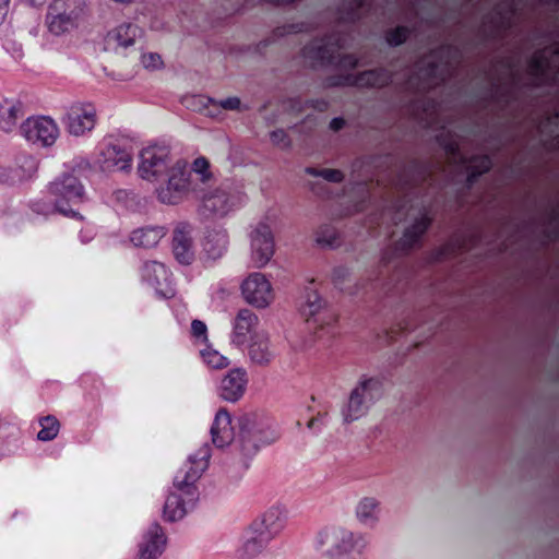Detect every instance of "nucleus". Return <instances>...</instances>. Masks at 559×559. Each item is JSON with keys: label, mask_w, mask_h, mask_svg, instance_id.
<instances>
[{"label": "nucleus", "mask_w": 559, "mask_h": 559, "mask_svg": "<svg viewBox=\"0 0 559 559\" xmlns=\"http://www.w3.org/2000/svg\"><path fill=\"white\" fill-rule=\"evenodd\" d=\"M320 419H321V418H320V415H319V416H317V417L311 418V419L308 421L307 427H308L309 429H312V428L317 425V423H319V421H320Z\"/></svg>", "instance_id": "obj_63"}, {"label": "nucleus", "mask_w": 559, "mask_h": 559, "mask_svg": "<svg viewBox=\"0 0 559 559\" xmlns=\"http://www.w3.org/2000/svg\"><path fill=\"white\" fill-rule=\"evenodd\" d=\"M40 430L37 432V439L40 441L53 440L60 430V423L53 415L43 416L38 419Z\"/></svg>", "instance_id": "obj_39"}, {"label": "nucleus", "mask_w": 559, "mask_h": 559, "mask_svg": "<svg viewBox=\"0 0 559 559\" xmlns=\"http://www.w3.org/2000/svg\"><path fill=\"white\" fill-rule=\"evenodd\" d=\"M189 177L190 173L187 170L186 166H181L177 163L175 167L169 169L166 186L157 189L158 200L165 204L179 203L188 191Z\"/></svg>", "instance_id": "obj_14"}, {"label": "nucleus", "mask_w": 559, "mask_h": 559, "mask_svg": "<svg viewBox=\"0 0 559 559\" xmlns=\"http://www.w3.org/2000/svg\"><path fill=\"white\" fill-rule=\"evenodd\" d=\"M345 119L343 117H335L330 121V129L334 132L342 130L345 127Z\"/></svg>", "instance_id": "obj_58"}, {"label": "nucleus", "mask_w": 559, "mask_h": 559, "mask_svg": "<svg viewBox=\"0 0 559 559\" xmlns=\"http://www.w3.org/2000/svg\"><path fill=\"white\" fill-rule=\"evenodd\" d=\"M248 355L251 361L259 366H267L275 354L271 348L270 340L263 335H255L249 345Z\"/></svg>", "instance_id": "obj_33"}, {"label": "nucleus", "mask_w": 559, "mask_h": 559, "mask_svg": "<svg viewBox=\"0 0 559 559\" xmlns=\"http://www.w3.org/2000/svg\"><path fill=\"white\" fill-rule=\"evenodd\" d=\"M429 55L438 61L426 62L412 72L400 85L402 92L416 97L426 96L445 81L448 69L462 59L460 49L452 44H441L431 49Z\"/></svg>", "instance_id": "obj_2"}, {"label": "nucleus", "mask_w": 559, "mask_h": 559, "mask_svg": "<svg viewBox=\"0 0 559 559\" xmlns=\"http://www.w3.org/2000/svg\"><path fill=\"white\" fill-rule=\"evenodd\" d=\"M240 99L238 97H227L221 102V106L227 110H237L240 108Z\"/></svg>", "instance_id": "obj_57"}, {"label": "nucleus", "mask_w": 559, "mask_h": 559, "mask_svg": "<svg viewBox=\"0 0 559 559\" xmlns=\"http://www.w3.org/2000/svg\"><path fill=\"white\" fill-rule=\"evenodd\" d=\"M141 277L153 287L158 295L165 298L174 296L170 278L171 273L165 264L157 261L144 262L141 267Z\"/></svg>", "instance_id": "obj_18"}, {"label": "nucleus", "mask_w": 559, "mask_h": 559, "mask_svg": "<svg viewBox=\"0 0 559 559\" xmlns=\"http://www.w3.org/2000/svg\"><path fill=\"white\" fill-rule=\"evenodd\" d=\"M287 523V511L282 506H272L259 518L252 521L251 528L260 532L267 539L273 540L277 537Z\"/></svg>", "instance_id": "obj_16"}, {"label": "nucleus", "mask_w": 559, "mask_h": 559, "mask_svg": "<svg viewBox=\"0 0 559 559\" xmlns=\"http://www.w3.org/2000/svg\"><path fill=\"white\" fill-rule=\"evenodd\" d=\"M372 0H343L337 12L344 23L359 22L371 9Z\"/></svg>", "instance_id": "obj_30"}, {"label": "nucleus", "mask_w": 559, "mask_h": 559, "mask_svg": "<svg viewBox=\"0 0 559 559\" xmlns=\"http://www.w3.org/2000/svg\"><path fill=\"white\" fill-rule=\"evenodd\" d=\"M490 100L508 105L511 98V91L501 85L495 84L489 95Z\"/></svg>", "instance_id": "obj_48"}, {"label": "nucleus", "mask_w": 559, "mask_h": 559, "mask_svg": "<svg viewBox=\"0 0 559 559\" xmlns=\"http://www.w3.org/2000/svg\"><path fill=\"white\" fill-rule=\"evenodd\" d=\"M84 8L83 0H53L48 8L47 25L50 33L61 35L74 27Z\"/></svg>", "instance_id": "obj_7"}, {"label": "nucleus", "mask_w": 559, "mask_h": 559, "mask_svg": "<svg viewBox=\"0 0 559 559\" xmlns=\"http://www.w3.org/2000/svg\"><path fill=\"white\" fill-rule=\"evenodd\" d=\"M493 15L487 16L490 26L486 27L485 24L479 28V34L484 40H496L502 38V36L512 28V17L504 13V10L497 7L493 10Z\"/></svg>", "instance_id": "obj_25"}, {"label": "nucleus", "mask_w": 559, "mask_h": 559, "mask_svg": "<svg viewBox=\"0 0 559 559\" xmlns=\"http://www.w3.org/2000/svg\"><path fill=\"white\" fill-rule=\"evenodd\" d=\"M212 442L216 448H224L234 440L231 416L225 408H219L211 427Z\"/></svg>", "instance_id": "obj_24"}, {"label": "nucleus", "mask_w": 559, "mask_h": 559, "mask_svg": "<svg viewBox=\"0 0 559 559\" xmlns=\"http://www.w3.org/2000/svg\"><path fill=\"white\" fill-rule=\"evenodd\" d=\"M461 164L467 166L466 186L468 188L473 187L480 176L489 173L492 168V159L487 154L462 156Z\"/></svg>", "instance_id": "obj_29"}, {"label": "nucleus", "mask_w": 559, "mask_h": 559, "mask_svg": "<svg viewBox=\"0 0 559 559\" xmlns=\"http://www.w3.org/2000/svg\"><path fill=\"white\" fill-rule=\"evenodd\" d=\"M98 163L104 171H127L132 166V154L120 144H108L102 150Z\"/></svg>", "instance_id": "obj_21"}, {"label": "nucleus", "mask_w": 559, "mask_h": 559, "mask_svg": "<svg viewBox=\"0 0 559 559\" xmlns=\"http://www.w3.org/2000/svg\"><path fill=\"white\" fill-rule=\"evenodd\" d=\"M318 549L329 559H366L367 540L343 527H328L317 537Z\"/></svg>", "instance_id": "obj_4"}, {"label": "nucleus", "mask_w": 559, "mask_h": 559, "mask_svg": "<svg viewBox=\"0 0 559 559\" xmlns=\"http://www.w3.org/2000/svg\"><path fill=\"white\" fill-rule=\"evenodd\" d=\"M358 73L335 74L325 78L324 85L326 87H357L358 88Z\"/></svg>", "instance_id": "obj_41"}, {"label": "nucleus", "mask_w": 559, "mask_h": 559, "mask_svg": "<svg viewBox=\"0 0 559 559\" xmlns=\"http://www.w3.org/2000/svg\"><path fill=\"white\" fill-rule=\"evenodd\" d=\"M358 88L381 90L392 84L393 73L384 67H379L358 72Z\"/></svg>", "instance_id": "obj_28"}, {"label": "nucleus", "mask_w": 559, "mask_h": 559, "mask_svg": "<svg viewBox=\"0 0 559 559\" xmlns=\"http://www.w3.org/2000/svg\"><path fill=\"white\" fill-rule=\"evenodd\" d=\"M143 33L139 25L126 22L109 32L108 39L114 40L118 47L128 48L133 46L138 39H141Z\"/></svg>", "instance_id": "obj_31"}, {"label": "nucleus", "mask_w": 559, "mask_h": 559, "mask_svg": "<svg viewBox=\"0 0 559 559\" xmlns=\"http://www.w3.org/2000/svg\"><path fill=\"white\" fill-rule=\"evenodd\" d=\"M167 537L162 526L154 522L143 536V543L139 549V559H157L164 551Z\"/></svg>", "instance_id": "obj_23"}, {"label": "nucleus", "mask_w": 559, "mask_h": 559, "mask_svg": "<svg viewBox=\"0 0 559 559\" xmlns=\"http://www.w3.org/2000/svg\"><path fill=\"white\" fill-rule=\"evenodd\" d=\"M203 214L224 216L229 211L228 195L223 190H215L202 201Z\"/></svg>", "instance_id": "obj_36"}, {"label": "nucleus", "mask_w": 559, "mask_h": 559, "mask_svg": "<svg viewBox=\"0 0 559 559\" xmlns=\"http://www.w3.org/2000/svg\"><path fill=\"white\" fill-rule=\"evenodd\" d=\"M527 72L536 86H551L559 81V45L535 51L527 61Z\"/></svg>", "instance_id": "obj_6"}, {"label": "nucleus", "mask_w": 559, "mask_h": 559, "mask_svg": "<svg viewBox=\"0 0 559 559\" xmlns=\"http://www.w3.org/2000/svg\"><path fill=\"white\" fill-rule=\"evenodd\" d=\"M274 254V238L267 224L260 223L251 234V260L257 267H263Z\"/></svg>", "instance_id": "obj_15"}, {"label": "nucleus", "mask_w": 559, "mask_h": 559, "mask_svg": "<svg viewBox=\"0 0 559 559\" xmlns=\"http://www.w3.org/2000/svg\"><path fill=\"white\" fill-rule=\"evenodd\" d=\"M270 139L274 145H278L282 147L290 146V139H289L287 132L283 129H276V130L272 131L270 134Z\"/></svg>", "instance_id": "obj_50"}, {"label": "nucleus", "mask_w": 559, "mask_h": 559, "mask_svg": "<svg viewBox=\"0 0 559 559\" xmlns=\"http://www.w3.org/2000/svg\"><path fill=\"white\" fill-rule=\"evenodd\" d=\"M549 223L552 224H559V207L552 209L549 214Z\"/></svg>", "instance_id": "obj_61"}, {"label": "nucleus", "mask_w": 559, "mask_h": 559, "mask_svg": "<svg viewBox=\"0 0 559 559\" xmlns=\"http://www.w3.org/2000/svg\"><path fill=\"white\" fill-rule=\"evenodd\" d=\"M245 300L257 308L267 307L274 299L270 281L261 273H251L241 284Z\"/></svg>", "instance_id": "obj_13"}, {"label": "nucleus", "mask_w": 559, "mask_h": 559, "mask_svg": "<svg viewBox=\"0 0 559 559\" xmlns=\"http://www.w3.org/2000/svg\"><path fill=\"white\" fill-rule=\"evenodd\" d=\"M378 508V502L374 498H364L356 510L357 516L361 522L373 520L374 513Z\"/></svg>", "instance_id": "obj_44"}, {"label": "nucleus", "mask_w": 559, "mask_h": 559, "mask_svg": "<svg viewBox=\"0 0 559 559\" xmlns=\"http://www.w3.org/2000/svg\"><path fill=\"white\" fill-rule=\"evenodd\" d=\"M166 235V229L162 226H146L134 229L130 240L136 247L153 248Z\"/></svg>", "instance_id": "obj_35"}, {"label": "nucleus", "mask_w": 559, "mask_h": 559, "mask_svg": "<svg viewBox=\"0 0 559 559\" xmlns=\"http://www.w3.org/2000/svg\"><path fill=\"white\" fill-rule=\"evenodd\" d=\"M338 41L332 37L313 39L302 48V56L311 61L313 67L332 66L341 47Z\"/></svg>", "instance_id": "obj_17"}, {"label": "nucleus", "mask_w": 559, "mask_h": 559, "mask_svg": "<svg viewBox=\"0 0 559 559\" xmlns=\"http://www.w3.org/2000/svg\"><path fill=\"white\" fill-rule=\"evenodd\" d=\"M96 122V109L92 104H74L67 114V127L71 134L82 135Z\"/></svg>", "instance_id": "obj_20"}, {"label": "nucleus", "mask_w": 559, "mask_h": 559, "mask_svg": "<svg viewBox=\"0 0 559 559\" xmlns=\"http://www.w3.org/2000/svg\"><path fill=\"white\" fill-rule=\"evenodd\" d=\"M280 431L272 423L258 418L257 415H243L239 418V435L236 447L242 456V465L248 468L249 461L261 448L277 441Z\"/></svg>", "instance_id": "obj_3"}, {"label": "nucleus", "mask_w": 559, "mask_h": 559, "mask_svg": "<svg viewBox=\"0 0 559 559\" xmlns=\"http://www.w3.org/2000/svg\"><path fill=\"white\" fill-rule=\"evenodd\" d=\"M142 63L146 69H157L163 62L158 53L150 52L142 56Z\"/></svg>", "instance_id": "obj_55"}, {"label": "nucleus", "mask_w": 559, "mask_h": 559, "mask_svg": "<svg viewBox=\"0 0 559 559\" xmlns=\"http://www.w3.org/2000/svg\"><path fill=\"white\" fill-rule=\"evenodd\" d=\"M173 252L176 260L185 265L191 264L194 259L192 239L185 225L174 230Z\"/></svg>", "instance_id": "obj_27"}, {"label": "nucleus", "mask_w": 559, "mask_h": 559, "mask_svg": "<svg viewBox=\"0 0 559 559\" xmlns=\"http://www.w3.org/2000/svg\"><path fill=\"white\" fill-rule=\"evenodd\" d=\"M350 272L346 266H336L332 272V282L334 286L341 290H345V282L349 278Z\"/></svg>", "instance_id": "obj_47"}, {"label": "nucleus", "mask_w": 559, "mask_h": 559, "mask_svg": "<svg viewBox=\"0 0 559 559\" xmlns=\"http://www.w3.org/2000/svg\"><path fill=\"white\" fill-rule=\"evenodd\" d=\"M247 372L242 368L231 369L221 381L218 395L227 402H237L246 392Z\"/></svg>", "instance_id": "obj_22"}, {"label": "nucleus", "mask_w": 559, "mask_h": 559, "mask_svg": "<svg viewBox=\"0 0 559 559\" xmlns=\"http://www.w3.org/2000/svg\"><path fill=\"white\" fill-rule=\"evenodd\" d=\"M21 133L27 142L47 147L58 139L59 128L50 117H31L21 124Z\"/></svg>", "instance_id": "obj_10"}, {"label": "nucleus", "mask_w": 559, "mask_h": 559, "mask_svg": "<svg viewBox=\"0 0 559 559\" xmlns=\"http://www.w3.org/2000/svg\"><path fill=\"white\" fill-rule=\"evenodd\" d=\"M207 328L206 324L201 320H193L191 323V334L195 338H202L203 341H207Z\"/></svg>", "instance_id": "obj_52"}, {"label": "nucleus", "mask_w": 559, "mask_h": 559, "mask_svg": "<svg viewBox=\"0 0 559 559\" xmlns=\"http://www.w3.org/2000/svg\"><path fill=\"white\" fill-rule=\"evenodd\" d=\"M504 13H507V14H508V16H511V17H513V16L515 15V13H516V5H515L514 1H511V2L508 4V7H507V9H506Z\"/></svg>", "instance_id": "obj_62"}, {"label": "nucleus", "mask_w": 559, "mask_h": 559, "mask_svg": "<svg viewBox=\"0 0 559 559\" xmlns=\"http://www.w3.org/2000/svg\"><path fill=\"white\" fill-rule=\"evenodd\" d=\"M305 106L319 112H325L329 109L330 103L324 98H311L305 102Z\"/></svg>", "instance_id": "obj_54"}, {"label": "nucleus", "mask_w": 559, "mask_h": 559, "mask_svg": "<svg viewBox=\"0 0 559 559\" xmlns=\"http://www.w3.org/2000/svg\"><path fill=\"white\" fill-rule=\"evenodd\" d=\"M24 116L23 104L15 99H4L0 104V129L10 132Z\"/></svg>", "instance_id": "obj_34"}, {"label": "nucleus", "mask_w": 559, "mask_h": 559, "mask_svg": "<svg viewBox=\"0 0 559 559\" xmlns=\"http://www.w3.org/2000/svg\"><path fill=\"white\" fill-rule=\"evenodd\" d=\"M317 242L333 247L337 245L336 230L331 225H323L317 231Z\"/></svg>", "instance_id": "obj_45"}, {"label": "nucleus", "mask_w": 559, "mask_h": 559, "mask_svg": "<svg viewBox=\"0 0 559 559\" xmlns=\"http://www.w3.org/2000/svg\"><path fill=\"white\" fill-rule=\"evenodd\" d=\"M304 314L307 317L308 324L312 325L316 330L314 333L319 337L324 329H333L337 321V316L333 309L326 307L322 298L316 290L307 292L306 305L302 309Z\"/></svg>", "instance_id": "obj_11"}, {"label": "nucleus", "mask_w": 559, "mask_h": 559, "mask_svg": "<svg viewBox=\"0 0 559 559\" xmlns=\"http://www.w3.org/2000/svg\"><path fill=\"white\" fill-rule=\"evenodd\" d=\"M139 174L145 180H156L169 170V151L164 146H148L140 153Z\"/></svg>", "instance_id": "obj_12"}, {"label": "nucleus", "mask_w": 559, "mask_h": 559, "mask_svg": "<svg viewBox=\"0 0 559 559\" xmlns=\"http://www.w3.org/2000/svg\"><path fill=\"white\" fill-rule=\"evenodd\" d=\"M545 235H546V237H547L548 239H550V240H557V239H559V227H558V226H556V227H554V228H551V229L546 230V231H545Z\"/></svg>", "instance_id": "obj_60"}, {"label": "nucleus", "mask_w": 559, "mask_h": 559, "mask_svg": "<svg viewBox=\"0 0 559 559\" xmlns=\"http://www.w3.org/2000/svg\"><path fill=\"white\" fill-rule=\"evenodd\" d=\"M432 224V218L426 212L421 213L409 226H407L400 239L392 248L385 250L382 254V262L388 264L392 257L408 254L415 247L420 246L423 237L426 235Z\"/></svg>", "instance_id": "obj_8"}, {"label": "nucleus", "mask_w": 559, "mask_h": 559, "mask_svg": "<svg viewBox=\"0 0 559 559\" xmlns=\"http://www.w3.org/2000/svg\"><path fill=\"white\" fill-rule=\"evenodd\" d=\"M31 209L34 213L41 214V215H48L50 213L57 212L55 209V203H46L44 201H35L32 203Z\"/></svg>", "instance_id": "obj_53"}, {"label": "nucleus", "mask_w": 559, "mask_h": 559, "mask_svg": "<svg viewBox=\"0 0 559 559\" xmlns=\"http://www.w3.org/2000/svg\"><path fill=\"white\" fill-rule=\"evenodd\" d=\"M53 197L55 209L66 217L82 219V216L72 206L81 203L84 197V187L79 178L64 174L49 186Z\"/></svg>", "instance_id": "obj_5"}, {"label": "nucleus", "mask_w": 559, "mask_h": 559, "mask_svg": "<svg viewBox=\"0 0 559 559\" xmlns=\"http://www.w3.org/2000/svg\"><path fill=\"white\" fill-rule=\"evenodd\" d=\"M306 173L314 176V177H322L329 182L334 183H341L345 179V175L340 169H332V168H314V167H307Z\"/></svg>", "instance_id": "obj_43"}, {"label": "nucleus", "mask_w": 559, "mask_h": 559, "mask_svg": "<svg viewBox=\"0 0 559 559\" xmlns=\"http://www.w3.org/2000/svg\"><path fill=\"white\" fill-rule=\"evenodd\" d=\"M334 64L344 69H355L358 67V58L353 53H344L337 56V61Z\"/></svg>", "instance_id": "obj_51"}, {"label": "nucleus", "mask_w": 559, "mask_h": 559, "mask_svg": "<svg viewBox=\"0 0 559 559\" xmlns=\"http://www.w3.org/2000/svg\"><path fill=\"white\" fill-rule=\"evenodd\" d=\"M3 438H11L7 443L11 451H19L22 447V431L13 421L0 419V440Z\"/></svg>", "instance_id": "obj_38"}, {"label": "nucleus", "mask_w": 559, "mask_h": 559, "mask_svg": "<svg viewBox=\"0 0 559 559\" xmlns=\"http://www.w3.org/2000/svg\"><path fill=\"white\" fill-rule=\"evenodd\" d=\"M228 236L225 231H211L206 235L203 249L210 259L221 258L227 249Z\"/></svg>", "instance_id": "obj_37"}, {"label": "nucleus", "mask_w": 559, "mask_h": 559, "mask_svg": "<svg viewBox=\"0 0 559 559\" xmlns=\"http://www.w3.org/2000/svg\"><path fill=\"white\" fill-rule=\"evenodd\" d=\"M203 361L213 369H222L228 366V358L210 346L201 350Z\"/></svg>", "instance_id": "obj_42"}, {"label": "nucleus", "mask_w": 559, "mask_h": 559, "mask_svg": "<svg viewBox=\"0 0 559 559\" xmlns=\"http://www.w3.org/2000/svg\"><path fill=\"white\" fill-rule=\"evenodd\" d=\"M306 29L307 28H306L305 23H293V24H287V25H284L283 27L277 28V32L280 35H284V34H298V33L305 32Z\"/></svg>", "instance_id": "obj_56"}, {"label": "nucleus", "mask_w": 559, "mask_h": 559, "mask_svg": "<svg viewBox=\"0 0 559 559\" xmlns=\"http://www.w3.org/2000/svg\"><path fill=\"white\" fill-rule=\"evenodd\" d=\"M432 175L430 162L413 158L400 173L399 185L402 190L420 188L432 180Z\"/></svg>", "instance_id": "obj_19"}, {"label": "nucleus", "mask_w": 559, "mask_h": 559, "mask_svg": "<svg viewBox=\"0 0 559 559\" xmlns=\"http://www.w3.org/2000/svg\"><path fill=\"white\" fill-rule=\"evenodd\" d=\"M9 3L10 0H0V25H2L9 12Z\"/></svg>", "instance_id": "obj_59"}, {"label": "nucleus", "mask_w": 559, "mask_h": 559, "mask_svg": "<svg viewBox=\"0 0 559 559\" xmlns=\"http://www.w3.org/2000/svg\"><path fill=\"white\" fill-rule=\"evenodd\" d=\"M210 168V162L207 158L200 156L194 159L192 164V169L194 173L200 174L202 176V181H205L211 177V174L209 173Z\"/></svg>", "instance_id": "obj_49"}, {"label": "nucleus", "mask_w": 559, "mask_h": 559, "mask_svg": "<svg viewBox=\"0 0 559 559\" xmlns=\"http://www.w3.org/2000/svg\"><path fill=\"white\" fill-rule=\"evenodd\" d=\"M248 536L243 544L237 550V556L239 559H253L258 555H260L270 544V539H267L260 532H254L251 528V525L247 532Z\"/></svg>", "instance_id": "obj_32"}, {"label": "nucleus", "mask_w": 559, "mask_h": 559, "mask_svg": "<svg viewBox=\"0 0 559 559\" xmlns=\"http://www.w3.org/2000/svg\"><path fill=\"white\" fill-rule=\"evenodd\" d=\"M438 142L449 156L459 157L460 159L463 156L461 154L459 142L451 135L441 134L438 136Z\"/></svg>", "instance_id": "obj_46"}, {"label": "nucleus", "mask_w": 559, "mask_h": 559, "mask_svg": "<svg viewBox=\"0 0 559 559\" xmlns=\"http://www.w3.org/2000/svg\"><path fill=\"white\" fill-rule=\"evenodd\" d=\"M381 393L380 380L370 378L361 381L350 393L347 411L344 412V420L350 423L360 418L366 413L368 405L379 399Z\"/></svg>", "instance_id": "obj_9"}, {"label": "nucleus", "mask_w": 559, "mask_h": 559, "mask_svg": "<svg viewBox=\"0 0 559 559\" xmlns=\"http://www.w3.org/2000/svg\"><path fill=\"white\" fill-rule=\"evenodd\" d=\"M413 29L406 25H397L384 33V39L390 47H399L411 37Z\"/></svg>", "instance_id": "obj_40"}, {"label": "nucleus", "mask_w": 559, "mask_h": 559, "mask_svg": "<svg viewBox=\"0 0 559 559\" xmlns=\"http://www.w3.org/2000/svg\"><path fill=\"white\" fill-rule=\"evenodd\" d=\"M211 449L207 444L200 448L195 454L190 455L187 463L175 476L174 487L177 492H170L164 504V519L174 522L182 519L187 513V506H193L198 498L197 480L209 466Z\"/></svg>", "instance_id": "obj_1"}, {"label": "nucleus", "mask_w": 559, "mask_h": 559, "mask_svg": "<svg viewBox=\"0 0 559 559\" xmlns=\"http://www.w3.org/2000/svg\"><path fill=\"white\" fill-rule=\"evenodd\" d=\"M408 330V325L406 323L399 324V333H404Z\"/></svg>", "instance_id": "obj_64"}, {"label": "nucleus", "mask_w": 559, "mask_h": 559, "mask_svg": "<svg viewBox=\"0 0 559 559\" xmlns=\"http://www.w3.org/2000/svg\"><path fill=\"white\" fill-rule=\"evenodd\" d=\"M258 321L257 314L251 310L240 309L234 321L231 342L237 346L245 345L258 324Z\"/></svg>", "instance_id": "obj_26"}]
</instances>
